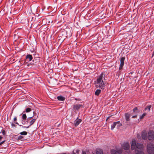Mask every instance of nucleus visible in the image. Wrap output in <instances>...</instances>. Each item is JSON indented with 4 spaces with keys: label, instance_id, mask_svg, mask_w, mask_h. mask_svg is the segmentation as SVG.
Wrapping results in <instances>:
<instances>
[{
    "label": "nucleus",
    "instance_id": "obj_1",
    "mask_svg": "<svg viewBox=\"0 0 154 154\" xmlns=\"http://www.w3.org/2000/svg\"><path fill=\"white\" fill-rule=\"evenodd\" d=\"M103 73L102 72L101 74L99 75L97 80L96 81V87L97 88H99L103 90L105 88V82L103 80Z\"/></svg>",
    "mask_w": 154,
    "mask_h": 154
},
{
    "label": "nucleus",
    "instance_id": "obj_2",
    "mask_svg": "<svg viewBox=\"0 0 154 154\" xmlns=\"http://www.w3.org/2000/svg\"><path fill=\"white\" fill-rule=\"evenodd\" d=\"M143 144L137 143L135 150L136 154H144L143 152Z\"/></svg>",
    "mask_w": 154,
    "mask_h": 154
},
{
    "label": "nucleus",
    "instance_id": "obj_3",
    "mask_svg": "<svg viewBox=\"0 0 154 154\" xmlns=\"http://www.w3.org/2000/svg\"><path fill=\"white\" fill-rule=\"evenodd\" d=\"M147 151L149 154H154V146L151 143L147 145Z\"/></svg>",
    "mask_w": 154,
    "mask_h": 154
},
{
    "label": "nucleus",
    "instance_id": "obj_4",
    "mask_svg": "<svg viewBox=\"0 0 154 154\" xmlns=\"http://www.w3.org/2000/svg\"><path fill=\"white\" fill-rule=\"evenodd\" d=\"M32 118V117H29L27 119V122H30V125L29 126H28L27 127H25V126H22V127H23V128H28L29 127V126L32 125L33 124V123L35 121L36 119H32V120H31Z\"/></svg>",
    "mask_w": 154,
    "mask_h": 154
},
{
    "label": "nucleus",
    "instance_id": "obj_5",
    "mask_svg": "<svg viewBox=\"0 0 154 154\" xmlns=\"http://www.w3.org/2000/svg\"><path fill=\"white\" fill-rule=\"evenodd\" d=\"M148 138L149 140H153L154 139V132L153 131H150L148 133Z\"/></svg>",
    "mask_w": 154,
    "mask_h": 154
},
{
    "label": "nucleus",
    "instance_id": "obj_6",
    "mask_svg": "<svg viewBox=\"0 0 154 154\" xmlns=\"http://www.w3.org/2000/svg\"><path fill=\"white\" fill-rule=\"evenodd\" d=\"M122 147L123 149L128 150L130 148L129 143L128 142H125L122 145Z\"/></svg>",
    "mask_w": 154,
    "mask_h": 154
},
{
    "label": "nucleus",
    "instance_id": "obj_7",
    "mask_svg": "<svg viewBox=\"0 0 154 154\" xmlns=\"http://www.w3.org/2000/svg\"><path fill=\"white\" fill-rule=\"evenodd\" d=\"M122 149H120L117 151L115 149H111L110 151L111 154H120L122 153Z\"/></svg>",
    "mask_w": 154,
    "mask_h": 154
},
{
    "label": "nucleus",
    "instance_id": "obj_8",
    "mask_svg": "<svg viewBox=\"0 0 154 154\" xmlns=\"http://www.w3.org/2000/svg\"><path fill=\"white\" fill-rule=\"evenodd\" d=\"M136 141L134 139H133L131 142V149L132 150L135 149L136 150V147L137 145V144H136Z\"/></svg>",
    "mask_w": 154,
    "mask_h": 154
},
{
    "label": "nucleus",
    "instance_id": "obj_9",
    "mask_svg": "<svg viewBox=\"0 0 154 154\" xmlns=\"http://www.w3.org/2000/svg\"><path fill=\"white\" fill-rule=\"evenodd\" d=\"M83 108V106L82 104H76L73 106V109L74 110H78L80 108Z\"/></svg>",
    "mask_w": 154,
    "mask_h": 154
},
{
    "label": "nucleus",
    "instance_id": "obj_10",
    "mask_svg": "<svg viewBox=\"0 0 154 154\" xmlns=\"http://www.w3.org/2000/svg\"><path fill=\"white\" fill-rule=\"evenodd\" d=\"M117 125V127H119L120 126L122 125V124L120 123V121L116 122H114L111 125V129L113 130L115 127L117 125Z\"/></svg>",
    "mask_w": 154,
    "mask_h": 154
},
{
    "label": "nucleus",
    "instance_id": "obj_11",
    "mask_svg": "<svg viewBox=\"0 0 154 154\" xmlns=\"http://www.w3.org/2000/svg\"><path fill=\"white\" fill-rule=\"evenodd\" d=\"M142 138L144 140H146L147 138V133L145 131H143L141 133Z\"/></svg>",
    "mask_w": 154,
    "mask_h": 154
},
{
    "label": "nucleus",
    "instance_id": "obj_12",
    "mask_svg": "<svg viewBox=\"0 0 154 154\" xmlns=\"http://www.w3.org/2000/svg\"><path fill=\"white\" fill-rule=\"evenodd\" d=\"M81 122L82 120L81 119H79L78 118L74 121V123L75 126H77Z\"/></svg>",
    "mask_w": 154,
    "mask_h": 154
},
{
    "label": "nucleus",
    "instance_id": "obj_13",
    "mask_svg": "<svg viewBox=\"0 0 154 154\" xmlns=\"http://www.w3.org/2000/svg\"><path fill=\"white\" fill-rule=\"evenodd\" d=\"M125 119L126 121H130V115L129 113H126L125 114Z\"/></svg>",
    "mask_w": 154,
    "mask_h": 154
},
{
    "label": "nucleus",
    "instance_id": "obj_14",
    "mask_svg": "<svg viewBox=\"0 0 154 154\" xmlns=\"http://www.w3.org/2000/svg\"><path fill=\"white\" fill-rule=\"evenodd\" d=\"M96 154H103V150L100 149H96Z\"/></svg>",
    "mask_w": 154,
    "mask_h": 154
},
{
    "label": "nucleus",
    "instance_id": "obj_15",
    "mask_svg": "<svg viewBox=\"0 0 154 154\" xmlns=\"http://www.w3.org/2000/svg\"><path fill=\"white\" fill-rule=\"evenodd\" d=\"M57 99L59 100L63 101L65 99V98L61 96H60L57 97Z\"/></svg>",
    "mask_w": 154,
    "mask_h": 154
},
{
    "label": "nucleus",
    "instance_id": "obj_16",
    "mask_svg": "<svg viewBox=\"0 0 154 154\" xmlns=\"http://www.w3.org/2000/svg\"><path fill=\"white\" fill-rule=\"evenodd\" d=\"M26 59L27 60L29 59V60L28 61H31L32 60V56L31 55L28 54V55H27L26 56Z\"/></svg>",
    "mask_w": 154,
    "mask_h": 154
},
{
    "label": "nucleus",
    "instance_id": "obj_17",
    "mask_svg": "<svg viewBox=\"0 0 154 154\" xmlns=\"http://www.w3.org/2000/svg\"><path fill=\"white\" fill-rule=\"evenodd\" d=\"M125 57H122L120 59V64L122 65H124V60H125Z\"/></svg>",
    "mask_w": 154,
    "mask_h": 154
},
{
    "label": "nucleus",
    "instance_id": "obj_18",
    "mask_svg": "<svg viewBox=\"0 0 154 154\" xmlns=\"http://www.w3.org/2000/svg\"><path fill=\"white\" fill-rule=\"evenodd\" d=\"M101 91L100 90L97 89L95 92V94L96 95L98 96L100 94V93Z\"/></svg>",
    "mask_w": 154,
    "mask_h": 154
},
{
    "label": "nucleus",
    "instance_id": "obj_19",
    "mask_svg": "<svg viewBox=\"0 0 154 154\" xmlns=\"http://www.w3.org/2000/svg\"><path fill=\"white\" fill-rule=\"evenodd\" d=\"M27 132L25 131H23L22 132H21L20 134H21V135H27Z\"/></svg>",
    "mask_w": 154,
    "mask_h": 154
},
{
    "label": "nucleus",
    "instance_id": "obj_20",
    "mask_svg": "<svg viewBox=\"0 0 154 154\" xmlns=\"http://www.w3.org/2000/svg\"><path fill=\"white\" fill-rule=\"evenodd\" d=\"M26 116L25 114H24L22 115V119L23 120H26Z\"/></svg>",
    "mask_w": 154,
    "mask_h": 154
},
{
    "label": "nucleus",
    "instance_id": "obj_21",
    "mask_svg": "<svg viewBox=\"0 0 154 154\" xmlns=\"http://www.w3.org/2000/svg\"><path fill=\"white\" fill-rule=\"evenodd\" d=\"M151 105L148 106H147L146 107V108L145 109L146 110L148 109L149 111L150 110V108H151Z\"/></svg>",
    "mask_w": 154,
    "mask_h": 154
},
{
    "label": "nucleus",
    "instance_id": "obj_22",
    "mask_svg": "<svg viewBox=\"0 0 154 154\" xmlns=\"http://www.w3.org/2000/svg\"><path fill=\"white\" fill-rule=\"evenodd\" d=\"M146 115V113H143L142 115L141 116H140V119H143L144 117Z\"/></svg>",
    "mask_w": 154,
    "mask_h": 154
},
{
    "label": "nucleus",
    "instance_id": "obj_23",
    "mask_svg": "<svg viewBox=\"0 0 154 154\" xmlns=\"http://www.w3.org/2000/svg\"><path fill=\"white\" fill-rule=\"evenodd\" d=\"M23 138V136H19L17 138V140H22V139Z\"/></svg>",
    "mask_w": 154,
    "mask_h": 154
},
{
    "label": "nucleus",
    "instance_id": "obj_24",
    "mask_svg": "<svg viewBox=\"0 0 154 154\" xmlns=\"http://www.w3.org/2000/svg\"><path fill=\"white\" fill-rule=\"evenodd\" d=\"M31 110V109L30 108H26V112H30Z\"/></svg>",
    "mask_w": 154,
    "mask_h": 154
},
{
    "label": "nucleus",
    "instance_id": "obj_25",
    "mask_svg": "<svg viewBox=\"0 0 154 154\" xmlns=\"http://www.w3.org/2000/svg\"><path fill=\"white\" fill-rule=\"evenodd\" d=\"M79 150L78 149H77L76 150V153L73 152L72 154H76V153L77 154H79Z\"/></svg>",
    "mask_w": 154,
    "mask_h": 154
},
{
    "label": "nucleus",
    "instance_id": "obj_26",
    "mask_svg": "<svg viewBox=\"0 0 154 154\" xmlns=\"http://www.w3.org/2000/svg\"><path fill=\"white\" fill-rule=\"evenodd\" d=\"M137 110V107H136L134 108L133 109V112H136Z\"/></svg>",
    "mask_w": 154,
    "mask_h": 154
},
{
    "label": "nucleus",
    "instance_id": "obj_27",
    "mask_svg": "<svg viewBox=\"0 0 154 154\" xmlns=\"http://www.w3.org/2000/svg\"><path fill=\"white\" fill-rule=\"evenodd\" d=\"M123 66L124 65H120V66L119 67V69L120 70H121V69H122V67H123Z\"/></svg>",
    "mask_w": 154,
    "mask_h": 154
},
{
    "label": "nucleus",
    "instance_id": "obj_28",
    "mask_svg": "<svg viewBox=\"0 0 154 154\" xmlns=\"http://www.w3.org/2000/svg\"><path fill=\"white\" fill-rule=\"evenodd\" d=\"M2 134L3 135H5V131L4 130H3L2 131Z\"/></svg>",
    "mask_w": 154,
    "mask_h": 154
},
{
    "label": "nucleus",
    "instance_id": "obj_29",
    "mask_svg": "<svg viewBox=\"0 0 154 154\" xmlns=\"http://www.w3.org/2000/svg\"><path fill=\"white\" fill-rule=\"evenodd\" d=\"M11 125L12 127H16V126L13 123H12L11 124Z\"/></svg>",
    "mask_w": 154,
    "mask_h": 154
},
{
    "label": "nucleus",
    "instance_id": "obj_30",
    "mask_svg": "<svg viewBox=\"0 0 154 154\" xmlns=\"http://www.w3.org/2000/svg\"><path fill=\"white\" fill-rule=\"evenodd\" d=\"M137 115H136L132 116V118H136L137 117Z\"/></svg>",
    "mask_w": 154,
    "mask_h": 154
},
{
    "label": "nucleus",
    "instance_id": "obj_31",
    "mask_svg": "<svg viewBox=\"0 0 154 154\" xmlns=\"http://www.w3.org/2000/svg\"><path fill=\"white\" fill-rule=\"evenodd\" d=\"M5 140L1 142H0V146L3 143L5 142Z\"/></svg>",
    "mask_w": 154,
    "mask_h": 154
},
{
    "label": "nucleus",
    "instance_id": "obj_32",
    "mask_svg": "<svg viewBox=\"0 0 154 154\" xmlns=\"http://www.w3.org/2000/svg\"><path fill=\"white\" fill-rule=\"evenodd\" d=\"M17 120V119L16 117H15L14 119V121H15Z\"/></svg>",
    "mask_w": 154,
    "mask_h": 154
},
{
    "label": "nucleus",
    "instance_id": "obj_33",
    "mask_svg": "<svg viewBox=\"0 0 154 154\" xmlns=\"http://www.w3.org/2000/svg\"><path fill=\"white\" fill-rule=\"evenodd\" d=\"M22 124L23 125H24L25 124V122L24 121H23V120L22 122Z\"/></svg>",
    "mask_w": 154,
    "mask_h": 154
},
{
    "label": "nucleus",
    "instance_id": "obj_34",
    "mask_svg": "<svg viewBox=\"0 0 154 154\" xmlns=\"http://www.w3.org/2000/svg\"><path fill=\"white\" fill-rule=\"evenodd\" d=\"M82 154H86V152L85 151H83Z\"/></svg>",
    "mask_w": 154,
    "mask_h": 154
},
{
    "label": "nucleus",
    "instance_id": "obj_35",
    "mask_svg": "<svg viewBox=\"0 0 154 154\" xmlns=\"http://www.w3.org/2000/svg\"><path fill=\"white\" fill-rule=\"evenodd\" d=\"M2 137L1 136H0V141H1V140L2 139Z\"/></svg>",
    "mask_w": 154,
    "mask_h": 154
},
{
    "label": "nucleus",
    "instance_id": "obj_36",
    "mask_svg": "<svg viewBox=\"0 0 154 154\" xmlns=\"http://www.w3.org/2000/svg\"><path fill=\"white\" fill-rule=\"evenodd\" d=\"M15 123L16 124H17V125H18V122H15Z\"/></svg>",
    "mask_w": 154,
    "mask_h": 154
},
{
    "label": "nucleus",
    "instance_id": "obj_37",
    "mask_svg": "<svg viewBox=\"0 0 154 154\" xmlns=\"http://www.w3.org/2000/svg\"><path fill=\"white\" fill-rule=\"evenodd\" d=\"M93 154H94V153H93Z\"/></svg>",
    "mask_w": 154,
    "mask_h": 154
}]
</instances>
